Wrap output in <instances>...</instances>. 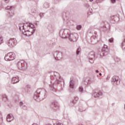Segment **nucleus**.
Returning a JSON list of instances; mask_svg holds the SVG:
<instances>
[{
    "label": "nucleus",
    "instance_id": "nucleus-9",
    "mask_svg": "<svg viewBox=\"0 0 125 125\" xmlns=\"http://www.w3.org/2000/svg\"><path fill=\"white\" fill-rule=\"evenodd\" d=\"M50 107L54 112H56V111L59 110V105H58V103L56 101L52 102L50 105Z\"/></svg>",
    "mask_w": 125,
    "mask_h": 125
},
{
    "label": "nucleus",
    "instance_id": "nucleus-6",
    "mask_svg": "<svg viewBox=\"0 0 125 125\" xmlns=\"http://www.w3.org/2000/svg\"><path fill=\"white\" fill-rule=\"evenodd\" d=\"M51 80H53V79H54V81L57 82V83H59L60 82L62 81V78L60 76V74L58 72L54 73V75L51 76Z\"/></svg>",
    "mask_w": 125,
    "mask_h": 125
},
{
    "label": "nucleus",
    "instance_id": "nucleus-43",
    "mask_svg": "<svg viewBox=\"0 0 125 125\" xmlns=\"http://www.w3.org/2000/svg\"><path fill=\"white\" fill-rule=\"evenodd\" d=\"M89 1L92 2V1H93V0H89Z\"/></svg>",
    "mask_w": 125,
    "mask_h": 125
},
{
    "label": "nucleus",
    "instance_id": "nucleus-36",
    "mask_svg": "<svg viewBox=\"0 0 125 125\" xmlns=\"http://www.w3.org/2000/svg\"><path fill=\"white\" fill-rule=\"evenodd\" d=\"M0 118H2V114L1 113V112L0 111Z\"/></svg>",
    "mask_w": 125,
    "mask_h": 125
},
{
    "label": "nucleus",
    "instance_id": "nucleus-42",
    "mask_svg": "<svg viewBox=\"0 0 125 125\" xmlns=\"http://www.w3.org/2000/svg\"><path fill=\"white\" fill-rule=\"evenodd\" d=\"M99 75L100 76H102V73H99Z\"/></svg>",
    "mask_w": 125,
    "mask_h": 125
},
{
    "label": "nucleus",
    "instance_id": "nucleus-17",
    "mask_svg": "<svg viewBox=\"0 0 125 125\" xmlns=\"http://www.w3.org/2000/svg\"><path fill=\"white\" fill-rule=\"evenodd\" d=\"M103 49L104 52H106L107 54H109V49H108V46L105 44L104 45V48H103Z\"/></svg>",
    "mask_w": 125,
    "mask_h": 125
},
{
    "label": "nucleus",
    "instance_id": "nucleus-16",
    "mask_svg": "<svg viewBox=\"0 0 125 125\" xmlns=\"http://www.w3.org/2000/svg\"><path fill=\"white\" fill-rule=\"evenodd\" d=\"M19 78L18 76H16L12 78V83L15 84L17 83H19Z\"/></svg>",
    "mask_w": 125,
    "mask_h": 125
},
{
    "label": "nucleus",
    "instance_id": "nucleus-18",
    "mask_svg": "<svg viewBox=\"0 0 125 125\" xmlns=\"http://www.w3.org/2000/svg\"><path fill=\"white\" fill-rule=\"evenodd\" d=\"M63 57V55L62 54V53H57V58L59 60L62 58Z\"/></svg>",
    "mask_w": 125,
    "mask_h": 125
},
{
    "label": "nucleus",
    "instance_id": "nucleus-2",
    "mask_svg": "<svg viewBox=\"0 0 125 125\" xmlns=\"http://www.w3.org/2000/svg\"><path fill=\"white\" fill-rule=\"evenodd\" d=\"M59 36L62 39H69L70 42H74V39L77 40L76 36L73 34H70V30L68 29L60 31Z\"/></svg>",
    "mask_w": 125,
    "mask_h": 125
},
{
    "label": "nucleus",
    "instance_id": "nucleus-41",
    "mask_svg": "<svg viewBox=\"0 0 125 125\" xmlns=\"http://www.w3.org/2000/svg\"><path fill=\"white\" fill-rule=\"evenodd\" d=\"M32 125H38V124H37L36 123H34L33 124H32Z\"/></svg>",
    "mask_w": 125,
    "mask_h": 125
},
{
    "label": "nucleus",
    "instance_id": "nucleus-28",
    "mask_svg": "<svg viewBox=\"0 0 125 125\" xmlns=\"http://www.w3.org/2000/svg\"><path fill=\"white\" fill-rule=\"evenodd\" d=\"M3 122V119H2V117H0V125H2Z\"/></svg>",
    "mask_w": 125,
    "mask_h": 125
},
{
    "label": "nucleus",
    "instance_id": "nucleus-34",
    "mask_svg": "<svg viewBox=\"0 0 125 125\" xmlns=\"http://www.w3.org/2000/svg\"><path fill=\"white\" fill-rule=\"evenodd\" d=\"M74 100L77 101V100H79V98H78V97H76L74 98Z\"/></svg>",
    "mask_w": 125,
    "mask_h": 125
},
{
    "label": "nucleus",
    "instance_id": "nucleus-23",
    "mask_svg": "<svg viewBox=\"0 0 125 125\" xmlns=\"http://www.w3.org/2000/svg\"><path fill=\"white\" fill-rule=\"evenodd\" d=\"M108 27H109V25H107V27L106 25L104 24V25L103 26L104 31H107V30H108Z\"/></svg>",
    "mask_w": 125,
    "mask_h": 125
},
{
    "label": "nucleus",
    "instance_id": "nucleus-10",
    "mask_svg": "<svg viewBox=\"0 0 125 125\" xmlns=\"http://www.w3.org/2000/svg\"><path fill=\"white\" fill-rule=\"evenodd\" d=\"M120 78L118 76H114L112 77L111 78V83L113 85H118L120 84Z\"/></svg>",
    "mask_w": 125,
    "mask_h": 125
},
{
    "label": "nucleus",
    "instance_id": "nucleus-20",
    "mask_svg": "<svg viewBox=\"0 0 125 125\" xmlns=\"http://www.w3.org/2000/svg\"><path fill=\"white\" fill-rule=\"evenodd\" d=\"M2 100L4 102L7 100V96H6V95H3L2 96Z\"/></svg>",
    "mask_w": 125,
    "mask_h": 125
},
{
    "label": "nucleus",
    "instance_id": "nucleus-1",
    "mask_svg": "<svg viewBox=\"0 0 125 125\" xmlns=\"http://www.w3.org/2000/svg\"><path fill=\"white\" fill-rule=\"evenodd\" d=\"M19 28V30L25 37H31L32 35H34L35 31H36V29H34L35 25L30 23H20Z\"/></svg>",
    "mask_w": 125,
    "mask_h": 125
},
{
    "label": "nucleus",
    "instance_id": "nucleus-11",
    "mask_svg": "<svg viewBox=\"0 0 125 125\" xmlns=\"http://www.w3.org/2000/svg\"><path fill=\"white\" fill-rule=\"evenodd\" d=\"M97 52L100 56H105V55H108V54L105 52V51L103 49V48H99L97 49Z\"/></svg>",
    "mask_w": 125,
    "mask_h": 125
},
{
    "label": "nucleus",
    "instance_id": "nucleus-38",
    "mask_svg": "<svg viewBox=\"0 0 125 125\" xmlns=\"http://www.w3.org/2000/svg\"><path fill=\"white\" fill-rule=\"evenodd\" d=\"M115 18H116V19H117V20H119V18H118V17H115Z\"/></svg>",
    "mask_w": 125,
    "mask_h": 125
},
{
    "label": "nucleus",
    "instance_id": "nucleus-31",
    "mask_svg": "<svg viewBox=\"0 0 125 125\" xmlns=\"http://www.w3.org/2000/svg\"><path fill=\"white\" fill-rule=\"evenodd\" d=\"M51 87L52 88H53V89H52V90H53V91H54V90H55V89L54 88V85H51Z\"/></svg>",
    "mask_w": 125,
    "mask_h": 125
},
{
    "label": "nucleus",
    "instance_id": "nucleus-47",
    "mask_svg": "<svg viewBox=\"0 0 125 125\" xmlns=\"http://www.w3.org/2000/svg\"><path fill=\"white\" fill-rule=\"evenodd\" d=\"M103 24H104V22H103Z\"/></svg>",
    "mask_w": 125,
    "mask_h": 125
},
{
    "label": "nucleus",
    "instance_id": "nucleus-45",
    "mask_svg": "<svg viewBox=\"0 0 125 125\" xmlns=\"http://www.w3.org/2000/svg\"><path fill=\"white\" fill-rule=\"evenodd\" d=\"M79 125H83V124H79Z\"/></svg>",
    "mask_w": 125,
    "mask_h": 125
},
{
    "label": "nucleus",
    "instance_id": "nucleus-13",
    "mask_svg": "<svg viewBox=\"0 0 125 125\" xmlns=\"http://www.w3.org/2000/svg\"><path fill=\"white\" fill-rule=\"evenodd\" d=\"M13 120H14V117L12 114H9L7 115L6 117L7 122L10 123L11 121H13Z\"/></svg>",
    "mask_w": 125,
    "mask_h": 125
},
{
    "label": "nucleus",
    "instance_id": "nucleus-27",
    "mask_svg": "<svg viewBox=\"0 0 125 125\" xmlns=\"http://www.w3.org/2000/svg\"><path fill=\"white\" fill-rule=\"evenodd\" d=\"M54 125H63V124L59 122H57Z\"/></svg>",
    "mask_w": 125,
    "mask_h": 125
},
{
    "label": "nucleus",
    "instance_id": "nucleus-15",
    "mask_svg": "<svg viewBox=\"0 0 125 125\" xmlns=\"http://www.w3.org/2000/svg\"><path fill=\"white\" fill-rule=\"evenodd\" d=\"M69 90L71 92H72V91H74V83H73V81L72 80H71L69 82Z\"/></svg>",
    "mask_w": 125,
    "mask_h": 125
},
{
    "label": "nucleus",
    "instance_id": "nucleus-7",
    "mask_svg": "<svg viewBox=\"0 0 125 125\" xmlns=\"http://www.w3.org/2000/svg\"><path fill=\"white\" fill-rule=\"evenodd\" d=\"M97 54L95 53V52L92 51L90 52L88 55L89 61L90 63H94V60L97 58Z\"/></svg>",
    "mask_w": 125,
    "mask_h": 125
},
{
    "label": "nucleus",
    "instance_id": "nucleus-35",
    "mask_svg": "<svg viewBox=\"0 0 125 125\" xmlns=\"http://www.w3.org/2000/svg\"><path fill=\"white\" fill-rule=\"evenodd\" d=\"M76 102H77V101H75V99L72 101V103H73L74 104H75V103H76Z\"/></svg>",
    "mask_w": 125,
    "mask_h": 125
},
{
    "label": "nucleus",
    "instance_id": "nucleus-39",
    "mask_svg": "<svg viewBox=\"0 0 125 125\" xmlns=\"http://www.w3.org/2000/svg\"><path fill=\"white\" fill-rule=\"evenodd\" d=\"M96 3H98L99 2V0H96Z\"/></svg>",
    "mask_w": 125,
    "mask_h": 125
},
{
    "label": "nucleus",
    "instance_id": "nucleus-8",
    "mask_svg": "<svg viewBox=\"0 0 125 125\" xmlns=\"http://www.w3.org/2000/svg\"><path fill=\"white\" fill-rule=\"evenodd\" d=\"M15 59V54L13 52L8 53L4 57L6 61H11Z\"/></svg>",
    "mask_w": 125,
    "mask_h": 125
},
{
    "label": "nucleus",
    "instance_id": "nucleus-4",
    "mask_svg": "<svg viewBox=\"0 0 125 125\" xmlns=\"http://www.w3.org/2000/svg\"><path fill=\"white\" fill-rule=\"evenodd\" d=\"M18 68L21 71H26L27 70V62L24 61H20L18 62Z\"/></svg>",
    "mask_w": 125,
    "mask_h": 125
},
{
    "label": "nucleus",
    "instance_id": "nucleus-14",
    "mask_svg": "<svg viewBox=\"0 0 125 125\" xmlns=\"http://www.w3.org/2000/svg\"><path fill=\"white\" fill-rule=\"evenodd\" d=\"M93 95L95 97V98H97V97H99V96H102L103 95V92L101 91H99L98 93L94 92L93 94Z\"/></svg>",
    "mask_w": 125,
    "mask_h": 125
},
{
    "label": "nucleus",
    "instance_id": "nucleus-5",
    "mask_svg": "<svg viewBox=\"0 0 125 125\" xmlns=\"http://www.w3.org/2000/svg\"><path fill=\"white\" fill-rule=\"evenodd\" d=\"M6 43L9 47L12 48V47H14V46L16 45L17 43V40H16V39L15 38H12L7 40L6 42Z\"/></svg>",
    "mask_w": 125,
    "mask_h": 125
},
{
    "label": "nucleus",
    "instance_id": "nucleus-22",
    "mask_svg": "<svg viewBox=\"0 0 125 125\" xmlns=\"http://www.w3.org/2000/svg\"><path fill=\"white\" fill-rule=\"evenodd\" d=\"M80 52H81V47L78 48L77 51H76V54L77 55H79V54H80Z\"/></svg>",
    "mask_w": 125,
    "mask_h": 125
},
{
    "label": "nucleus",
    "instance_id": "nucleus-44",
    "mask_svg": "<svg viewBox=\"0 0 125 125\" xmlns=\"http://www.w3.org/2000/svg\"><path fill=\"white\" fill-rule=\"evenodd\" d=\"M114 21H116V20H115V18H114Z\"/></svg>",
    "mask_w": 125,
    "mask_h": 125
},
{
    "label": "nucleus",
    "instance_id": "nucleus-19",
    "mask_svg": "<svg viewBox=\"0 0 125 125\" xmlns=\"http://www.w3.org/2000/svg\"><path fill=\"white\" fill-rule=\"evenodd\" d=\"M14 7L13 6H7L5 7L6 10H9L10 11H11L12 9H13Z\"/></svg>",
    "mask_w": 125,
    "mask_h": 125
},
{
    "label": "nucleus",
    "instance_id": "nucleus-30",
    "mask_svg": "<svg viewBox=\"0 0 125 125\" xmlns=\"http://www.w3.org/2000/svg\"><path fill=\"white\" fill-rule=\"evenodd\" d=\"M39 16H40L41 18H42L43 16H44V14L43 13H41L39 15Z\"/></svg>",
    "mask_w": 125,
    "mask_h": 125
},
{
    "label": "nucleus",
    "instance_id": "nucleus-26",
    "mask_svg": "<svg viewBox=\"0 0 125 125\" xmlns=\"http://www.w3.org/2000/svg\"><path fill=\"white\" fill-rule=\"evenodd\" d=\"M3 42V38L0 36V44H1Z\"/></svg>",
    "mask_w": 125,
    "mask_h": 125
},
{
    "label": "nucleus",
    "instance_id": "nucleus-37",
    "mask_svg": "<svg viewBox=\"0 0 125 125\" xmlns=\"http://www.w3.org/2000/svg\"><path fill=\"white\" fill-rule=\"evenodd\" d=\"M96 73H99V71L98 70H96Z\"/></svg>",
    "mask_w": 125,
    "mask_h": 125
},
{
    "label": "nucleus",
    "instance_id": "nucleus-3",
    "mask_svg": "<svg viewBox=\"0 0 125 125\" xmlns=\"http://www.w3.org/2000/svg\"><path fill=\"white\" fill-rule=\"evenodd\" d=\"M47 92L44 89L37 90L34 95L35 100L40 102L47 96Z\"/></svg>",
    "mask_w": 125,
    "mask_h": 125
},
{
    "label": "nucleus",
    "instance_id": "nucleus-29",
    "mask_svg": "<svg viewBox=\"0 0 125 125\" xmlns=\"http://www.w3.org/2000/svg\"><path fill=\"white\" fill-rule=\"evenodd\" d=\"M76 28L77 29V30H81V29H82V25H77L76 27Z\"/></svg>",
    "mask_w": 125,
    "mask_h": 125
},
{
    "label": "nucleus",
    "instance_id": "nucleus-40",
    "mask_svg": "<svg viewBox=\"0 0 125 125\" xmlns=\"http://www.w3.org/2000/svg\"><path fill=\"white\" fill-rule=\"evenodd\" d=\"M20 105H23V103H22V102H21L20 103Z\"/></svg>",
    "mask_w": 125,
    "mask_h": 125
},
{
    "label": "nucleus",
    "instance_id": "nucleus-25",
    "mask_svg": "<svg viewBox=\"0 0 125 125\" xmlns=\"http://www.w3.org/2000/svg\"><path fill=\"white\" fill-rule=\"evenodd\" d=\"M13 13H12V12H8V17H11L12 16H13Z\"/></svg>",
    "mask_w": 125,
    "mask_h": 125
},
{
    "label": "nucleus",
    "instance_id": "nucleus-33",
    "mask_svg": "<svg viewBox=\"0 0 125 125\" xmlns=\"http://www.w3.org/2000/svg\"><path fill=\"white\" fill-rule=\"evenodd\" d=\"M112 3H115L116 2V0H111Z\"/></svg>",
    "mask_w": 125,
    "mask_h": 125
},
{
    "label": "nucleus",
    "instance_id": "nucleus-46",
    "mask_svg": "<svg viewBox=\"0 0 125 125\" xmlns=\"http://www.w3.org/2000/svg\"><path fill=\"white\" fill-rule=\"evenodd\" d=\"M36 25H37V22L36 23Z\"/></svg>",
    "mask_w": 125,
    "mask_h": 125
},
{
    "label": "nucleus",
    "instance_id": "nucleus-32",
    "mask_svg": "<svg viewBox=\"0 0 125 125\" xmlns=\"http://www.w3.org/2000/svg\"><path fill=\"white\" fill-rule=\"evenodd\" d=\"M4 0V2L6 3H8L9 1H10V0Z\"/></svg>",
    "mask_w": 125,
    "mask_h": 125
},
{
    "label": "nucleus",
    "instance_id": "nucleus-21",
    "mask_svg": "<svg viewBox=\"0 0 125 125\" xmlns=\"http://www.w3.org/2000/svg\"><path fill=\"white\" fill-rule=\"evenodd\" d=\"M79 92H81V93H83V88L82 86H80L79 88Z\"/></svg>",
    "mask_w": 125,
    "mask_h": 125
},
{
    "label": "nucleus",
    "instance_id": "nucleus-24",
    "mask_svg": "<svg viewBox=\"0 0 125 125\" xmlns=\"http://www.w3.org/2000/svg\"><path fill=\"white\" fill-rule=\"evenodd\" d=\"M108 42H110L111 43H113L114 42V38H111L108 39Z\"/></svg>",
    "mask_w": 125,
    "mask_h": 125
},
{
    "label": "nucleus",
    "instance_id": "nucleus-12",
    "mask_svg": "<svg viewBox=\"0 0 125 125\" xmlns=\"http://www.w3.org/2000/svg\"><path fill=\"white\" fill-rule=\"evenodd\" d=\"M31 90V86L30 85H25L23 87L22 91L24 93L30 92Z\"/></svg>",
    "mask_w": 125,
    "mask_h": 125
}]
</instances>
